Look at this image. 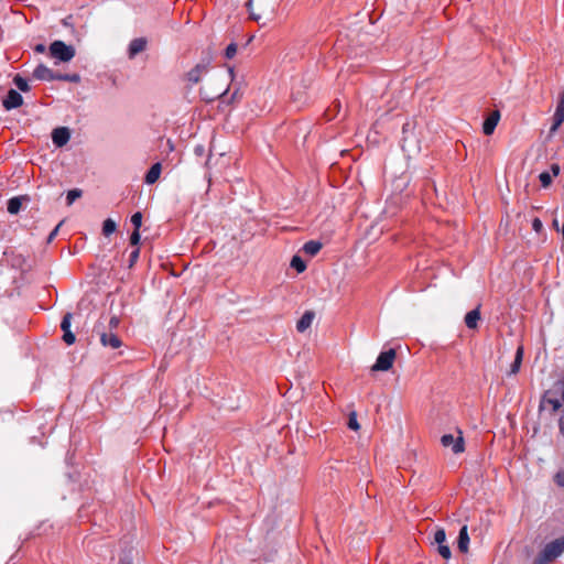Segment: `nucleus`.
<instances>
[{"mask_svg":"<svg viewBox=\"0 0 564 564\" xmlns=\"http://www.w3.org/2000/svg\"><path fill=\"white\" fill-rule=\"evenodd\" d=\"M564 552V536L547 543L533 564H549Z\"/></svg>","mask_w":564,"mask_h":564,"instance_id":"obj_1","label":"nucleus"},{"mask_svg":"<svg viewBox=\"0 0 564 564\" xmlns=\"http://www.w3.org/2000/svg\"><path fill=\"white\" fill-rule=\"evenodd\" d=\"M50 54L59 62H69L74 58L76 51L74 46L66 45L63 41H54L50 45Z\"/></svg>","mask_w":564,"mask_h":564,"instance_id":"obj_2","label":"nucleus"},{"mask_svg":"<svg viewBox=\"0 0 564 564\" xmlns=\"http://www.w3.org/2000/svg\"><path fill=\"white\" fill-rule=\"evenodd\" d=\"M395 359V350L389 349L380 352L375 365L371 367L372 371H388L391 369Z\"/></svg>","mask_w":564,"mask_h":564,"instance_id":"obj_3","label":"nucleus"},{"mask_svg":"<svg viewBox=\"0 0 564 564\" xmlns=\"http://www.w3.org/2000/svg\"><path fill=\"white\" fill-rule=\"evenodd\" d=\"M275 0H249L248 8L250 10V14L254 20H259L261 15L270 11Z\"/></svg>","mask_w":564,"mask_h":564,"instance_id":"obj_4","label":"nucleus"},{"mask_svg":"<svg viewBox=\"0 0 564 564\" xmlns=\"http://www.w3.org/2000/svg\"><path fill=\"white\" fill-rule=\"evenodd\" d=\"M100 337V343L104 347H110L111 349H118L122 346V340L119 336L112 332L101 330L100 326L97 325L94 329Z\"/></svg>","mask_w":564,"mask_h":564,"instance_id":"obj_5","label":"nucleus"},{"mask_svg":"<svg viewBox=\"0 0 564 564\" xmlns=\"http://www.w3.org/2000/svg\"><path fill=\"white\" fill-rule=\"evenodd\" d=\"M459 435L454 437L452 434H444L441 437V443L444 447H452L454 454H460L464 452V438L462 436V432H458Z\"/></svg>","mask_w":564,"mask_h":564,"instance_id":"obj_6","label":"nucleus"},{"mask_svg":"<svg viewBox=\"0 0 564 564\" xmlns=\"http://www.w3.org/2000/svg\"><path fill=\"white\" fill-rule=\"evenodd\" d=\"M564 122V89L560 93L550 133H555Z\"/></svg>","mask_w":564,"mask_h":564,"instance_id":"obj_7","label":"nucleus"},{"mask_svg":"<svg viewBox=\"0 0 564 564\" xmlns=\"http://www.w3.org/2000/svg\"><path fill=\"white\" fill-rule=\"evenodd\" d=\"M23 104V98L20 93L14 89H10L2 101L6 110H11L20 107Z\"/></svg>","mask_w":564,"mask_h":564,"instance_id":"obj_8","label":"nucleus"},{"mask_svg":"<svg viewBox=\"0 0 564 564\" xmlns=\"http://www.w3.org/2000/svg\"><path fill=\"white\" fill-rule=\"evenodd\" d=\"M69 138L70 133L66 127L56 128L52 132V140L56 147L65 145L69 141Z\"/></svg>","mask_w":564,"mask_h":564,"instance_id":"obj_9","label":"nucleus"},{"mask_svg":"<svg viewBox=\"0 0 564 564\" xmlns=\"http://www.w3.org/2000/svg\"><path fill=\"white\" fill-rule=\"evenodd\" d=\"M70 319H72V314L70 313H66L62 319V323H61V328L62 330L64 332V335H63V340L67 344V345H72L75 343V335L70 332Z\"/></svg>","mask_w":564,"mask_h":564,"instance_id":"obj_10","label":"nucleus"},{"mask_svg":"<svg viewBox=\"0 0 564 564\" xmlns=\"http://www.w3.org/2000/svg\"><path fill=\"white\" fill-rule=\"evenodd\" d=\"M147 40L144 37H137L133 39L128 48V56L129 58H134L138 54L143 52L147 47Z\"/></svg>","mask_w":564,"mask_h":564,"instance_id":"obj_11","label":"nucleus"},{"mask_svg":"<svg viewBox=\"0 0 564 564\" xmlns=\"http://www.w3.org/2000/svg\"><path fill=\"white\" fill-rule=\"evenodd\" d=\"M500 119V113L498 110L492 111L485 120L482 124V131L486 135H490L494 133L498 122Z\"/></svg>","mask_w":564,"mask_h":564,"instance_id":"obj_12","label":"nucleus"},{"mask_svg":"<svg viewBox=\"0 0 564 564\" xmlns=\"http://www.w3.org/2000/svg\"><path fill=\"white\" fill-rule=\"evenodd\" d=\"M33 76H34V78H36L39 80L51 82V80H55L56 73H54L47 66L41 64V65L36 66V68L34 69Z\"/></svg>","mask_w":564,"mask_h":564,"instance_id":"obj_13","label":"nucleus"},{"mask_svg":"<svg viewBox=\"0 0 564 564\" xmlns=\"http://www.w3.org/2000/svg\"><path fill=\"white\" fill-rule=\"evenodd\" d=\"M207 72V65L197 64L194 68H192L187 74V80L192 84L199 83L202 76Z\"/></svg>","mask_w":564,"mask_h":564,"instance_id":"obj_14","label":"nucleus"},{"mask_svg":"<svg viewBox=\"0 0 564 564\" xmlns=\"http://www.w3.org/2000/svg\"><path fill=\"white\" fill-rule=\"evenodd\" d=\"M315 317L314 312L306 311L302 317L296 323V330L299 333H304L307 328L311 327L313 319Z\"/></svg>","mask_w":564,"mask_h":564,"instance_id":"obj_15","label":"nucleus"},{"mask_svg":"<svg viewBox=\"0 0 564 564\" xmlns=\"http://www.w3.org/2000/svg\"><path fill=\"white\" fill-rule=\"evenodd\" d=\"M480 321V308L479 306L475 310L468 312L465 315V324L469 329H475L478 327V322Z\"/></svg>","mask_w":564,"mask_h":564,"instance_id":"obj_16","label":"nucleus"},{"mask_svg":"<svg viewBox=\"0 0 564 564\" xmlns=\"http://www.w3.org/2000/svg\"><path fill=\"white\" fill-rule=\"evenodd\" d=\"M161 171H162V165L161 163H155L151 166V169L148 171V173L145 174V177H144V182L149 185L151 184H154L160 175H161Z\"/></svg>","mask_w":564,"mask_h":564,"instance_id":"obj_17","label":"nucleus"},{"mask_svg":"<svg viewBox=\"0 0 564 564\" xmlns=\"http://www.w3.org/2000/svg\"><path fill=\"white\" fill-rule=\"evenodd\" d=\"M550 405L553 412H556L561 409L562 403L558 399L551 397V391L545 392L541 400V408H546Z\"/></svg>","mask_w":564,"mask_h":564,"instance_id":"obj_18","label":"nucleus"},{"mask_svg":"<svg viewBox=\"0 0 564 564\" xmlns=\"http://www.w3.org/2000/svg\"><path fill=\"white\" fill-rule=\"evenodd\" d=\"M457 546L462 553H466L468 551L469 535L467 531V525H463L459 531Z\"/></svg>","mask_w":564,"mask_h":564,"instance_id":"obj_19","label":"nucleus"},{"mask_svg":"<svg viewBox=\"0 0 564 564\" xmlns=\"http://www.w3.org/2000/svg\"><path fill=\"white\" fill-rule=\"evenodd\" d=\"M321 249H322V243L316 240H310V241L305 242L303 246L304 253L310 257L316 256Z\"/></svg>","mask_w":564,"mask_h":564,"instance_id":"obj_20","label":"nucleus"},{"mask_svg":"<svg viewBox=\"0 0 564 564\" xmlns=\"http://www.w3.org/2000/svg\"><path fill=\"white\" fill-rule=\"evenodd\" d=\"M523 359V347L519 346L516 351L514 360L511 364L509 375H516L519 372Z\"/></svg>","mask_w":564,"mask_h":564,"instance_id":"obj_21","label":"nucleus"},{"mask_svg":"<svg viewBox=\"0 0 564 564\" xmlns=\"http://www.w3.org/2000/svg\"><path fill=\"white\" fill-rule=\"evenodd\" d=\"M21 198L20 197H13V198H10L9 202H8V212L10 214H18L21 209Z\"/></svg>","mask_w":564,"mask_h":564,"instance_id":"obj_22","label":"nucleus"},{"mask_svg":"<svg viewBox=\"0 0 564 564\" xmlns=\"http://www.w3.org/2000/svg\"><path fill=\"white\" fill-rule=\"evenodd\" d=\"M117 229L116 223L111 218H107L102 224V234L105 236H110Z\"/></svg>","mask_w":564,"mask_h":564,"instance_id":"obj_23","label":"nucleus"},{"mask_svg":"<svg viewBox=\"0 0 564 564\" xmlns=\"http://www.w3.org/2000/svg\"><path fill=\"white\" fill-rule=\"evenodd\" d=\"M55 80H64L69 83H79L80 76L78 74H59L56 73Z\"/></svg>","mask_w":564,"mask_h":564,"instance_id":"obj_24","label":"nucleus"},{"mask_svg":"<svg viewBox=\"0 0 564 564\" xmlns=\"http://www.w3.org/2000/svg\"><path fill=\"white\" fill-rule=\"evenodd\" d=\"M13 83L21 91L26 93L30 90L28 80L20 75L14 76Z\"/></svg>","mask_w":564,"mask_h":564,"instance_id":"obj_25","label":"nucleus"},{"mask_svg":"<svg viewBox=\"0 0 564 564\" xmlns=\"http://www.w3.org/2000/svg\"><path fill=\"white\" fill-rule=\"evenodd\" d=\"M291 267L294 268L297 272H303L306 269L305 262L301 257L294 256L291 260Z\"/></svg>","mask_w":564,"mask_h":564,"instance_id":"obj_26","label":"nucleus"},{"mask_svg":"<svg viewBox=\"0 0 564 564\" xmlns=\"http://www.w3.org/2000/svg\"><path fill=\"white\" fill-rule=\"evenodd\" d=\"M433 540H434V543H436L437 545H438V544H444V543H446V533H445V530H444V529H442V528H438V529L434 532Z\"/></svg>","mask_w":564,"mask_h":564,"instance_id":"obj_27","label":"nucleus"},{"mask_svg":"<svg viewBox=\"0 0 564 564\" xmlns=\"http://www.w3.org/2000/svg\"><path fill=\"white\" fill-rule=\"evenodd\" d=\"M80 196H82V191L78 188L68 191L67 196H66L67 205H72Z\"/></svg>","mask_w":564,"mask_h":564,"instance_id":"obj_28","label":"nucleus"},{"mask_svg":"<svg viewBox=\"0 0 564 564\" xmlns=\"http://www.w3.org/2000/svg\"><path fill=\"white\" fill-rule=\"evenodd\" d=\"M539 180L543 187H549L552 183V175L549 172H542L539 175Z\"/></svg>","mask_w":564,"mask_h":564,"instance_id":"obj_29","label":"nucleus"},{"mask_svg":"<svg viewBox=\"0 0 564 564\" xmlns=\"http://www.w3.org/2000/svg\"><path fill=\"white\" fill-rule=\"evenodd\" d=\"M131 224L135 230H140L142 225V214L140 212H137L131 216Z\"/></svg>","mask_w":564,"mask_h":564,"instance_id":"obj_30","label":"nucleus"},{"mask_svg":"<svg viewBox=\"0 0 564 564\" xmlns=\"http://www.w3.org/2000/svg\"><path fill=\"white\" fill-rule=\"evenodd\" d=\"M437 551H438L440 555L446 560H448L452 555L451 549L446 543L438 544Z\"/></svg>","mask_w":564,"mask_h":564,"instance_id":"obj_31","label":"nucleus"},{"mask_svg":"<svg viewBox=\"0 0 564 564\" xmlns=\"http://www.w3.org/2000/svg\"><path fill=\"white\" fill-rule=\"evenodd\" d=\"M348 427L354 431H358L360 427L355 412H352L348 417Z\"/></svg>","mask_w":564,"mask_h":564,"instance_id":"obj_32","label":"nucleus"},{"mask_svg":"<svg viewBox=\"0 0 564 564\" xmlns=\"http://www.w3.org/2000/svg\"><path fill=\"white\" fill-rule=\"evenodd\" d=\"M237 53V45L235 43H230L225 51V56L227 58H232Z\"/></svg>","mask_w":564,"mask_h":564,"instance_id":"obj_33","label":"nucleus"},{"mask_svg":"<svg viewBox=\"0 0 564 564\" xmlns=\"http://www.w3.org/2000/svg\"><path fill=\"white\" fill-rule=\"evenodd\" d=\"M140 238H141V237H140V232H139V230H135V229H134V230H133V232H132V234H131V236H130V243H131L132 246H138V243L140 242Z\"/></svg>","mask_w":564,"mask_h":564,"instance_id":"obj_34","label":"nucleus"},{"mask_svg":"<svg viewBox=\"0 0 564 564\" xmlns=\"http://www.w3.org/2000/svg\"><path fill=\"white\" fill-rule=\"evenodd\" d=\"M120 319L118 316H112L109 319V332H112V329L117 328L119 326Z\"/></svg>","mask_w":564,"mask_h":564,"instance_id":"obj_35","label":"nucleus"},{"mask_svg":"<svg viewBox=\"0 0 564 564\" xmlns=\"http://www.w3.org/2000/svg\"><path fill=\"white\" fill-rule=\"evenodd\" d=\"M62 24L65 28H69V29H72L74 31L73 15H67L66 18H64L62 20Z\"/></svg>","mask_w":564,"mask_h":564,"instance_id":"obj_36","label":"nucleus"},{"mask_svg":"<svg viewBox=\"0 0 564 564\" xmlns=\"http://www.w3.org/2000/svg\"><path fill=\"white\" fill-rule=\"evenodd\" d=\"M532 228L536 232L541 231L543 228L542 221L539 218H534L532 221Z\"/></svg>","mask_w":564,"mask_h":564,"instance_id":"obj_37","label":"nucleus"},{"mask_svg":"<svg viewBox=\"0 0 564 564\" xmlns=\"http://www.w3.org/2000/svg\"><path fill=\"white\" fill-rule=\"evenodd\" d=\"M555 482L561 486V487H564V470L563 471H558L556 475H555Z\"/></svg>","mask_w":564,"mask_h":564,"instance_id":"obj_38","label":"nucleus"},{"mask_svg":"<svg viewBox=\"0 0 564 564\" xmlns=\"http://www.w3.org/2000/svg\"><path fill=\"white\" fill-rule=\"evenodd\" d=\"M139 253H140L139 248H135V249L130 253V265H133V263L138 260V258H139Z\"/></svg>","mask_w":564,"mask_h":564,"instance_id":"obj_39","label":"nucleus"},{"mask_svg":"<svg viewBox=\"0 0 564 564\" xmlns=\"http://www.w3.org/2000/svg\"><path fill=\"white\" fill-rule=\"evenodd\" d=\"M560 171L561 169L558 164L554 163L551 165V172L553 176H557L560 174Z\"/></svg>","mask_w":564,"mask_h":564,"instance_id":"obj_40","label":"nucleus"},{"mask_svg":"<svg viewBox=\"0 0 564 564\" xmlns=\"http://www.w3.org/2000/svg\"><path fill=\"white\" fill-rule=\"evenodd\" d=\"M35 52L37 53H44L45 52V45L44 44H37L35 46Z\"/></svg>","mask_w":564,"mask_h":564,"instance_id":"obj_41","label":"nucleus"},{"mask_svg":"<svg viewBox=\"0 0 564 564\" xmlns=\"http://www.w3.org/2000/svg\"><path fill=\"white\" fill-rule=\"evenodd\" d=\"M562 386V401L564 402V379L560 382Z\"/></svg>","mask_w":564,"mask_h":564,"instance_id":"obj_42","label":"nucleus"},{"mask_svg":"<svg viewBox=\"0 0 564 564\" xmlns=\"http://www.w3.org/2000/svg\"><path fill=\"white\" fill-rule=\"evenodd\" d=\"M58 227L59 225L53 230V232L50 235V239H52L53 237H55L57 230H58Z\"/></svg>","mask_w":564,"mask_h":564,"instance_id":"obj_43","label":"nucleus"},{"mask_svg":"<svg viewBox=\"0 0 564 564\" xmlns=\"http://www.w3.org/2000/svg\"><path fill=\"white\" fill-rule=\"evenodd\" d=\"M195 152H196V153H200V150H198V148L196 147V148H195Z\"/></svg>","mask_w":564,"mask_h":564,"instance_id":"obj_44","label":"nucleus"},{"mask_svg":"<svg viewBox=\"0 0 564 564\" xmlns=\"http://www.w3.org/2000/svg\"><path fill=\"white\" fill-rule=\"evenodd\" d=\"M195 152H196V153H200V150H198V148L196 147V148H195Z\"/></svg>","mask_w":564,"mask_h":564,"instance_id":"obj_45","label":"nucleus"}]
</instances>
